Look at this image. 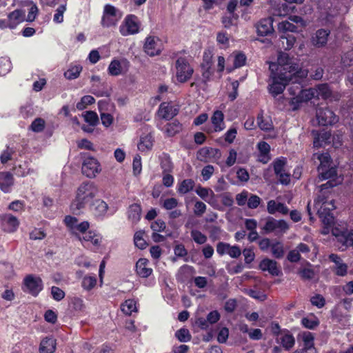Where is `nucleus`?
<instances>
[{"label": "nucleus", "mask_w": 353, "mask_h": 353, "mask_svg": "<svg viewBox=\"0 0 353 353\" xmlns=\"http://www.w3.org/2000/svg\"><path fill=\"white\" fill-rule=\"evenodd\" d=\"M313 160H318L319 178L321 181L329 179L325 183L320 185L319 194L314 201L315 207L318 209L317 214L323 224L334 223V217L332 211L335 209L334 200H328L331 189L340 184L342 179L337 176L336 166L332 165L330 155L327 153H314Z\"/></svg>", "instance_id": "1"}, {"label": "nucleus", "mask_w": 353, "mask_h": 353, "mask_svg": "<svg viewBox=\"0 0 353 353\" xmlns=\"http://www.w3.org/2000/svg\"><path fill=\"white\" fill-rule=\"evenodd\" d=\"M97 192L98 190L92 182L86 181L81 183L77 190L76 199L70 205L72 212L79 213V211L84 208L86 203L96 196Z\"/></svg>", "instance_id": "2"}, {"label": "nucleus", "mask_w": 353, "mask_h": 353, "mask_svg": "<svg viewBox=\"0 0 353 353\" xmlns=\"http://www.w3.org/2000/svg\"><path fill=\"white\" fill-rule=\"evenodd\" d=\"M296 60L290 57L285 52H279L277 59V63H272L270 65L271 72H275L280 74H288L290 70L294 71L296 68Z\"/></svg>", "instance_id": "3"}, {"label": "nucleus", "mask_w": 353, "mask_h": 353, "mask_svg": "<svg viewBox=\"0 0 353 353\" xmlns=\"http://www.w3.org/2000/svg\"><path fill=\"white\" fill-rule=\"evenodd\" d=\"M176 78L180 83H185L191 79L194 69L185 57L177 58L175 63Z\"/></svg>", "instance_id": "4"}, {"label": "nucleus", "mask_w": 353, "mask_h": 353, "mask_svg": "<svg viewBox=\"0 0 353 353\" xmlns=\"http://www.w3.org/2000/svg\"><path fill=\"white\" fill-rule=\"evenodd\" d=\"M272 83L270 85V92L273 96L282 93L285 86L290 82V74L271 72Z\"/></svg>", "instance_id": "5"}, {"label": "nucleus", "mask_w": 353, "mask_h": 353, "mask_svg": "<svg viewBox=\"0 0 353 353\" xmlns=\"http://www.w3.org/2000/svg\"><path fill=\"white\" fill-rule=\"evenodd\" d=\"M316 117L320 125H332L339 121V117L327 107H319L316 109Z\"/></svg>", "instance_id": "6"}, {"label": "nucleus", "mask_w": 353, "mask_h": 353, "mask_svg": "<svg viewBox=\"0 0 353 353\" xmlns=\"http://www.w3.org/2000/svg\"><path fill=\"white\" fill-rule=\"evenodd\" d=\"M289 229L288 223L284 220H276L273 217H268L263 230L265 233H285Z\"/></svg>", "instance_id": "7"}, {"label": "nucleus", "mask_w": 353, "mask_h": 353, "mask_svg": "<svg viewBox=\"0 0 353 353\" xmlns=\"http://www.w3.org/2000/svg\"><path fill=\"white\" fill-rule=\"evenodd\" d=\"M121 17V15L120 14H118V10L115 7L111 5H105L101 19V25L107 28L115 26Z\"/></svg>", "instance_id": "8"}, {"label": "nucleus", "mask_w": 353, "mask_h": 353, "mask_svg": "<svg viewBox=\"0 0 353 353\" xmlns=\"http://www.w3.org/2000/svg\"><path fill=\"white\" fill-rule=\"evenodd\" d=\"M101 170L100 164L95 158L89 157L84 159L82 165V172L87 177H95Z\"/></svg>", "instance_id": "9"}, {"label": "nucleus", "mask_w": 353, "mask_h": 353, "mask_svg": "<svg viewBox=\"0 0 353 353\" xmlns=\"http://www.w3.org/2000/svg\"><path fill=\"white\" fill-rule=\"evenodd\" d=\"M124 23V25L120 27V32L123 36L134 34L139 32V25L136 16L128 15Z\"/></svg>", "instance_id": "10"}, {"label": "nucleus", "mask_w": 353, "mask_h": 353, "mask_svg": "<svg viewBox=\"0 0 353 353\" xmlns=\"http://www.w3.org/2000/svg\"><path fill=\"white\" fill-rule=\"evenodd\" d=\"M2 230L8 233L14 232L19 225L18 219L11 214H5L0 216Z\"/></svg>", "instance_id": "11"}, {"label": "nucleus", "mask_w": 353, "mask_h": 353, "mask_svg": "<svg viewBox=\"0 0 353 353\" xmlns=\"http://www.w3.org/2000/svg\"><path fill=\"white\" fill-rule=\"evenodd\" d=\"M312 134L314 137L313 145L314 148L324 147L331 143L332 134L329 131L312 130Z\"/></svg>", "instance_id": "12"}, {"label": "nucleus", "mask_w": 353, "mask_h": 353, "mask_svg": "<svg viewBox=\"0 0 353 353\" xmlns=\"http://www.w3.org/2000/svg\"><path fill=\"white\" fill-rule=\"evenodd\" d=\"M294 87H296L297 89L300 90L299 94L296 95V97L295 98H294V99H295L296 102H299V103L307 102V101L311 100L312 99L316 97V90H314V88H309V89H305V90H301V88H299V86L296 85H291L289 88V91H290V94H294V95L296 94V93L294 90Z\"/></svg>", "instance_id": "13"}, {"label": "nucleus", "mask_w": 353, "mask_h": 353, "mask_svg": "<svg viewBox=\"0 0 353 353\" xmlns=\"http://www.w3.org/2000/svg\"><path fill=\"white\" fill-rule=\"evenodd\" d=\"M24 284L33 296H37L43 288L42 280L39 277H34L32 275L25 278Z\"/></svg>", "instance_id": "14"}, {"label": "nucleus", "mask_w": 353, "mask_h": 353, "mask_svg": "<svg viewBox=\"0 0 353 353\" xmlns=\"http://www.w3.org/2000/svg\"><path fill=\"white\" fill-rule=\"evenodd\" d=\"M144 51L150 57L158 55L161 52L159 40L154 37H148L143 46Z\"/></svg>", "instance_id": "15"}, {"label": "nucleus", "mask_w": 353, "mask_h": 353, "mask_svg": "<svg viewBox=\"0 0 353 353\" xmlns=\"http://www.w3.org/2000/svg\"><path fill=\"white\" fill-rule=\"evenodd\" d=\"M259 269L262 271H268L272 276H279L281 270L278 266V263L268 258L263 259L259 263Z\"/></svg>", "instance_id": "16"}, {"label": "nucleus", "mask_w": 353, "mask_h": 353, "mask_svg": "<svg viewBox=\"0 0 353 353\" xmlns=\"http://www.w3.org/2000/svg\"><path fill=\"white\" fill-rule=\"evenodd\" d=\"M329 259L331 261L334 263V266L332 268V270L335 274L339 276H344L347 273V265L343 263V260L340 256L336 254H331L329 256Z\"/></svg>", "instance_id": "17"}, {"label": "nucleus", "mask_w": 353, "mask_h": 353, "mask_svg": "<svg viewBox=\"0 0 353 353\" xmlns=\"http://www.w3.org/2000/svg\"><path fill=\"white\" fill-rule=\"evenodd\" d=\"M158 116L165 120H170L178 114V110L169 103H161L158 110Z\"/></svg>", "instance_id": "18"}, {"label": "nucleus", "mask_w": 353, "mask_h": 353, "mask_svg": "<svg viewBox=\"0 0 353 353\" xmlns=\"http://www.w3.org/2000/svg\"><path fill=\"white\" fill-rule=\"evenodd\" d=\"M255 26L256 32L259 36H267L272 34L274 31L272 19L270 17L261 19Z\"/></svg>", "instance_id": "19"}, {"label": "nucleus", "mask_w": 353, "mask_h": 353, "mask_svg": "<svg viewBox=\"0 0 353 353\" xmlns=\"http://www.w3.org/2000/svg\"><path fill=\"white\" fill-rule=\"evenodd\" d=\"M99 110L100 112V116L102 124L108 128L112 125L114 118L112 114L105 112L107 110L106 107L108 105V103L105 101H99L98 103Z\"/></svg>", "instance_id": "20"}, {"label": "nucleus", "mask_w": 353, "mask_h": 353, "mask_svg": "<svg viewBox=\"0 0 353 353\" xmlns=\"http://www.w3.org/2000/svg\"><path fill=\"white\" fill-rule=\"evenodd\" d=\"M26 12L23 10L17 9L8 15V21L10 22V28H15L18 24L25 21Z\"/></svg>", "instance_id": "21"}, {"label": "nucleus", "mask_w": 353, "mask_h": 353, "mask_svg": "<svg viewBox=\"0 0 353 353\" xmlns=\"http://www.w3.org/2000/svg\"><path fill=\"white\" fill-rule=\"evenodd\" d=\"M14 184L13 175L9 172H0V189L4 192H9Z\"/></svg>", "instance_id": "22"}, {"label": "nucleus", "mask_w": 353, "mask_h": 353, "mask_svg": "<svg viewBox=\"0 0 353 353\" xmlns=\"http://www.w3.org/2000/svg\"><path fill=\"white\" fill-rule=\"evenodd\" d=\"M149 261L146 259H139L136 263L137 274L142 278H147L152 273V269L148 268Z\"/></svg>", "instance_id": "23"}, {"label": "nucleus", "mask_w": 353, "mask_h": 353, "mask_svg": "<svg viewBox=\"0 0 353 353\" xmlns=\"http://www.w3.org/2000/svg\"><path fill=\"white\" fill-rule=\"evenodd\" d=\"M330 34V31L325 29L318 30L315 35L312 37V42L316 47H322L327 43V37Z\"/></svg>", "instance_id": "24"}, {"label": "nucleus", "mask_w": 353, "mask_h": 353, "mask_svg": "<svg viewBox=\"0 0 353 353\" xmlns=\"http://www.w3.org/2000/svg\"><path fill=\"white\" fill-rule=\"evenodd\" d=\"M267 210L271 214H275L276 212L285 215L288 213V208L282 203L276 202L274 200H270L268 202Z\"/></svg>", "instance_id": "25"}, {"label": "nucleus", "mask_w": 353, "mask_h": 353, "mask_svg": "<svg viewBox=\"0 0 353 353\" xmlns=\"http://www.w3.org/2000/svg\"><path fill=\"white\" fill-rule=\"evenodd\" d=\"M56 350V340L52 337H46L40 343V353H53Z\"/></svg>", "instance_id": "26"}, {"label": "nucleus", "mask_w": 353, "mask_h": 353, "mask_svg": "<svg viewBox=\"0 0 353 353\" xmlns=\"http://www.w3.org/2000/svg\"><path fill=\"white\" fill-rule=\"evenodd\" d=\"M295 41L296 38L294 35L284 33L283 34L281 35L278 46L281 49L289 50L294 46Z\"/></svg>", "instance_id": "27"}, {"label": "nucleus", "mask_w": 353, "mask_h": 353, "mask_svg": "<svg viewBox=\"0 0 353 353\" xmlns=\"http://www.w3.org/2000/svg\"><path fill=\"white\" fill-rule=\"evenodd\" d=\"M303 348H305V352L307 353H316V350L314 347V334L310 332H305L303 333Z\"/></svg>", "instance_id": "28"}, {"label": "nucleus", "mask_w": 353, "mask_h": 353, "mask_svg": "<svg viewBox=\"0 0 353 353\" xmlns=\"http://www.w3.org/2000/svg\"><path fill=\"white\" fill-rule=\"evenodd\" d=\"M141 208L139 204L133 203L130 205L128 214V219L132 223H137L141 216Z\"/></svg>", "instance_id": "29"}, {"label": "nucleus", "mask_w": 353, "mask_h": 353, "mask_svg": "<svg viewBox=\"0 0 353 353\" xmlns=\"http://www.w3.org/2000/svg\"><path fill=\"white\" fill-rule=\"evenodd\" d=\"M314 88L316 91V98L327 99H330L332 95V90L327 83L319 84Z\"/></svg>", "instance_id": "30"}, {"label": "nucleus", "mask_w": 353, "mask_h": 353, "mask_svg": "<svg viewBox=\"0 0 353 353\" xmlns=\"http://www.w3.org/2000/svg\"><path fill=\"white\" fill-rule=\"evenodd\" d=\"M108 205L103 200L97 199L92 205V211L96 216H103L108 211Z\"/></svg>", "instance_id": "31"}, {"label": "nucleus", "mask_w": 353, "mask_h": 353, "mask_svg": "<svg viewBox=\"0 0 353 353\" xmlns=\"http://www.w3.org/2000/svg\"><path fill=\"white\" fill-rule=\"evenodd\" d=\"M224 115L220 110H216L214 112L211 120L214 125L215 131H221L224 128L223 123Z\"/></svg>", "instance_id": "32"}, {"label": "nucleus", "mask_w": 353, "mask_h": 353, "mask_svg": "<svg viewBox=\"0 0 353 353\" xmlns=\"http://www.w3.org/2000/svg\"><path fill=\"white\" fill-rule=\"evenodd\" d=\"M271 253L272 256L278 259H282L285 255L283 243L281 241H274L272 243Z\"/></svg>", "instance_id": "33"}, {"label": "nucleus", "mask_w": 353, "mask_h": 353, "mask_svg": "<svg viewBox=\"0 0 353 353\" xmlns=\"http://www.w3.org/2000/svg\"><path fill=\"white\" fill-rule=\"evenodd\" d=\"M152 145V137L151 134H147L140 138V141L138 143V149L141 152H145L151 150Z\"/></svg>", "instance_id": "34"}, {"label": "nucleus", "mask_w": 353, "mask_h": 353, "mask_svg": "<svg viewBox=\"0 0 353 353\" xmlns=\"http://www.w3.org/2000/svg\"><path fill=\"white\" fill-rule=\"evenodd\" d=\"M257 124L261 130L270 131L273 128V123L269 117H264L263 114L257 116Z\"/></svg>", "instance_id": "35"}, {"label": "nucleus", "mask_w": 353, "mask_h": 353, "mask_svg": "<svg viewBox=\"0 0 353 353\" xmlns=\"http://www.w3.org/2000/svg\"><path fill=\"white\" fill-rule=\"evenodd\" d=\"M195 182L193 179H188L182 181L178 187V192L181 194H185L194 189Z\"/></svg>", "instance_id": "36"}, {"label": "nucleus", "mask_w": 353, "mask_h": 353, "mask_svg": "<svg viewBox=\"0 0 353 353\" xmlns=\"http://www.w3.org/2000/svg\"><path fill=\"white\" fill-rule=\"evenodd\" d=\"M64 223L71 232L81 241V236L75 232V228L78 225V219L76 217L68 215L64 219Z\"/></svg>", "instance_id": "37"}, {"label": "nucleus", "mask_w": 353, "mask_h": 353, "mask_svg": "<svg viewBox=\"0 0 353 353\" xmlns=\"http://www.w3.org/2000/svg\"><path fill=\"white\" fill-rule=\"evenodd\" d=\"M274 174H279L285 171V168L287 165V159L285 157H279L274 160L272 163Z\"/></svg>", "instance_id": "38"}, {"label": "nucleus", "mask_w": 353, "mask_h": 353, "mask_svg": "<svg viewBox=\"0 0 353 353\" xmlns=\"http://www.w3.org/2000/svg\"><path fill=\"white\" fill-rule=\"evenodd\" d=\"M182 130V125L176 120L165 125V132L168 136L173 137Z\"/></svg>", "instance_id": "39"}, {"label": "nucleus", "mask_w": 353, "mask_h": 353, "mask_svg": "<svg viewBox=\"0 0 353 353\" xmlns=\"http://www.w3.org/2000/svg\"><path fill=\"white\" fill-rule=\"evenodd\" d=\"M82 116L85 121L92 127L96 126L99 123V117L94 111H85L82 114Z\"/></svg>", "instance_id": "40"}, {"label": "nucleus", "mask_w": 353, "mask_h": 353, "mask_svg": "<svg viewBox=\"0 0 353 353\" xmlns=\"http://www.w3.org/2000/svg\"><path fill=\"white\" fill-rule=\"evenodd\" d=\"M296 68H294V71H290L288 73L290 74V81H292L293 83L296 81V80L294 81V79H296V77L299 78H305L308 74V70H302L299 68V65L297 63H296Z\"/></svg>", "instance_id": "41"}, {"label": "nucleus", "mask_w": 353, "mask_h": 353, "mask_svg": "<svg viewBox=\"0 0 353 353\" xmlns=\"http://www.w3.org/2000/svg\"><path fill=\"white\" fill-rule=\"evenodd\" d=\"M282 346L286 350H290L295 343L294 336L290 334H285L280 338Z\"/></svg>", "instance_id": "42"}, {"label": "nucleus", "mask_w": 353, "mask_h": 353, "mask_svg": "<svg viewBox=\"0 0 353 353\" xmlns=\"http://www.w3.org/2000/svg\"><path fill=\"white\" fill-rule=\"evenodd\" d=\"M81 71L82 67L81 65H74L64 72V76L67 79H75L79 76Z\"/></svg>", "instance_id": "43"}, {"label": "nucleus", "mask_w": 353, "mask_h": 353, "mask_svg": "<svg viewBox=\"0 0 353 353\" xmlns=\"http://www.w3.org/2000/svg\"><path fill=\"white\" fill-rule=\"evenodd\" d=\"M144 231L139 230L135 232L134 235V242L135 245L139 249L143 250L147 246V243L143 239Z\"/></svg>", "instance_id": "44"}, {"label": "nucleus", "mask_w": 353, "mask_h": 353, "mask_svg": "<svg viewBox=\"0 0 353 353\" xmlns=\"http://www.w3.org/2000/svg\"><path fill=\"white\" fill-rule=\"evenodd\" d=\"M161 168L163 173H170L173 169V165L169 156L164 154L161 158Z\"/></svg>", "instance_id": "45"}, {"label": "nucleus", "mask_w": 353, "mask_h": 353, "mask_svg": "<svg viewBox=\"0 0 353 353\" xmlns=\"http://www.w3.org/2000/svg\"><path fill=\"white\" fill-rule=\"evenodd\" d=\"M239 16L237 14H229L222 17L221 22L225 28H229L232 26L236 25V21L238 19Z\"/></svg>", "instance_id": "46"}, {"label": "nucleus", "mask_w": 353, "mask_h": 353, "mask_svg": "<svg viewBox=\"0 0 353 353\" xmlns=\"http://www.w3.org/2000/svg\"><path fill=\"white\" fill-rule=\"evenodd\" d=\"M94 102L95 99L93 97L85 95L81 98V101L77 103L76 106L79 110H83L86 108L88 105L93 104Z\"/></svg>", "instance_id": "47"}, {"label": "nucleus", "mask_w": 353, "mask_h": 353, "mask_svg": "<svg viewBox=\"0 0 353 353\" xmlns=\"http://www.w3.org/2000/svg\"><path fill=\"white\" fill-rule=\"evenodd\" d=\"M108 72L112 76H118L121 73V63L118 60H113L108 66Z\"/></svg>", "instance_id": "48"}, {"label": "nucleus", "mask_w": 353, "mask_h": 353, "mask_svg": "<svg viewBox=\"0 0 353 353\" xmlns=\"http://www.w3.org/2000/svg\"><path fill=\"white\" fill-rule=\"evenodd\" d=\"M90 242L94 245H98L100 243V239L98 235L92 231H88L81 237V241Z\"/></svg>", "instance_id": "49"}, {"label": "nucleus", "mask_w": 353, "mask_h": 353, "mask_svg": "<svg viewBox=\"0 0 353 353\" xmlns=\"http://www.w3.org/2000/svg\"><path fill=\"white\" fill-rule=\"evenodd\" d=\"M46 122L41 118L35 119L31 123L30 129L34 132H41L45 128Z\"/></svg>", "instance_id": "50"}, {"label": "nucleus", "mask_w": 353, "mask_h": 353, "mask_svg": "<svg viewBox=\"0 0 353 353\" xmlns=\"http://www.w3.org/2000/svg\"><path fill=\"white\" fill-rule=\"evenodd\" d=\"M190 234L194 241L197 244L202 245L207 241V236L199 230H192Z\"/></svg>", "instance_id": "51"}, {"label": "nucleus", "mask_w": 353, "mask_h": 353, "mask_svg": "<svg viewBox=\"0 0 353 353\" xmlns=\"http://www.w3.org/2000/svg\"><path fill=\"white\" fill-rule=\"evenodd\" d=\"M136 308L135 302L132 299L125 301L121 306V311L126 315H131Z\"/></svg>", "instance_id": "52"}, {"label": "nucleus", "mask_w": 353, "mask_h": 353, "mask_svg": "<svg viewBox=\"0 0 353 353\" xmlns=\"http://www.w3.org/2000/svg\"><path fill=\"white\" fill-rule=\"evenodd\" d=\"M97 283V279L95 276H86L83 279L82 287L86 290L92 289Z\"/></svg>", "instance_id": "53"}, {"label": "nucleus", "mask_w": 353, "mask_h": 353, "mask_svg": "<svg viewBox=\"0 0 353 353\" xmlns=\"http://www.w3.org/2000/svg\"><path fill=\"white\" fill-rule=\"evenodd\" d=\"M301 323L305 327L313 330L319 325V322L315 317H304L301 320Z\"/></svg>", "instance_id": "54"}, {"label": "nucleus", "mask_w": 353, "mask_h": 353, "mask_svg": "<svg viewBox=\"0 0 353 353\" xmlns=\"http://www.w3.org/2000/svg\"><path fill=\"white\" fill-rule=\"evenodd\" d=\"M261 202V199L259 196L256 194H249L247 203L248 207L250 209H256L260 205Z\"/></svg>", "instance_id": "55"}, {"label": "nucleus", "mask_w": 353, "mask_h": 353, "mask_svg": "<svg viewBox=\"0 0 353 353\" xmlns=\"http://www.w3.org/2000/svg\"><path fill=\"white\" fill-rule=\"evenodd\" d=\"M176 337L181 342H188L191 340V335L188 329L181 328L176 332Z\"/></svg>", "instance_id": "56"}, {"label": "nucleus", "mask_w": 353, "mask_h": 353, "mask_svg": "<svg viewBox=\"0 0 353 353\" xmlns=\"http://www.w3.org/2000/svg\"><path fill=\"white\" fill-rule=\"evenodd\" d=\"M65 10L66 5H61L57 8L53 19L55 23H60L63 21V13Z\"/></svg>", "instance_id": "57"}, {"label": "nucleus", "mask_w": 353, "mask_h": 353, "mask_svg": "<svg viewBox=\"0 0 353 353\" xmlns=\"http://www.w3.org/2000/svg\"><path fill=\"white\" fill-rule=\"evenodd\" d=\"M324 74V70L320 66L314 67L311 69L310 77L314 80H320Z\"/></svg>", "instance_id": "58"}, {"label": "nucleus", "mask_w": 353, "mask_h": 353, "mask_svg": "<svg viewBox=\"0 0 353 353\" xmlns=\"http://www.w3.org/2000/svg\"><path fill=\"white\" fill-rule=\"evenodd\" d=\"M212 54L210 50L205 51L203 54V61L201 68H212Z\"/></svg>", "instance_id": "59"}, {"label": "nucleus", "mask_w": 353, "mask_h": 353, "mask_svg": "<svg viewBox=\"0 0 353 353\" xmlns=\"http://www.w3.org/2000/svg\"><path fill=\"white\" fill-rule=\"evenodd\" d=\"M242 252L244 256L245 263L250 264L254 260L255 254L252 248H245Z\"/></svg>", "instance_id": "60"}, {"label": "nucleus", "mask_w": 353, "mask_h": 353, "mask_svg": "<svg viewBox=\"0 0 353 353\" xmlns=\"http://www.w3.org/2000/svg\"><path fill=\"white\" fill-rule=\"evenodd\" d=\"M150 228L154 232H159L163 231L166 228V225L163 220L157 219L151 223Z\"/></svg>", "instance_id": "61"}, {"label": "nucleus", "mask_w": 353, "mask_h": 353, "mask_svg": "<svg viewBox=\"0 0 353 353\" xmlns=\"http://www.w3.org/2000/svg\"><path fill=\"white\" fill-rule=\"evenodd\" d=\"M178 205V200L175 198H169L163 201L162 206L168 210H173Z\"/></svg>", "instance_id": "62"}, {"label": "nucleus", "mask_w": 353, "mask_h": 353, "mask_svg": "<svg viewBox=\"0 0 353 353\" xmlns=\"http://www.w3.org/2000/svg\"><path fill=\"white\" fill-rule=\"evenodd\" d=\"M206 210V205L202 201H196L194 204V213L196 216H202Z\"/></svg>", "instance_id": "63"}, {"label": "nucleus", "mask_w": 353, "mask_h": 353, "mask_svg": "<svg viewBox=\"0 0 353 353\" xmlns=\"http://www.w3.org/2000/svg\"><path fill=\"white\" fill-rule=\"evenodd\" d=\"M51 293L53 299L58 301L62 300L65 296V292L61 289L56 286L52 287Z\"/></svg>", "instance_id": "64"}]
</instances>
